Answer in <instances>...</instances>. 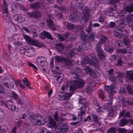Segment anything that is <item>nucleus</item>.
I'll return each mask as SVG.
<instances>
[{"instance_id":"28","label":"nucleus","mask_w":133,"mask_h":133,"mask_svg":"<svg viewBox=\"0 0 133 133\" xmlns=\"http://www.w3.org/2000/svg\"><path fill=\"white\" fill-rule=\"evenodd\" d=\"M123 42L124 46L127 48L129 47L130 41L129 39L126 37H124L123 38Z\"/></svg>"},{"instance_id":"44","label":"nucleus","mask_w":133,"mask_h":133,"mask_svg":"<svg viewBox=\"0 0 133 133\" xmlns=\"http://www.w3.org/2000/svg\"><path fill=\"white\" fill-rule=\"evenodd\" d=\"M58 8L59 10L61 11L64 13H66L68 12L67 9L64 6H60V7H58Z\"/></svg>"},{"instance_id":"38","label":"nucleus","mask_w":133,"mask_h":133,"mask_svg":"<svg viewBox=\"0 0 133 133\" xmlns=\"http://www.w3.org/2000/svg\"><path fill=\"white\" fill-rule=\"evenodd\" d=\"M92 23L91 22H90L89 23V25L88 27L86 29V31L89 33H90L92 31Z\"/></svg>"},{"instance_id":"19","label":"nucleus","mask_w":133,"mask_h":133,"mask_svg":"<svg viewBox=\"0 0 133 133\" xmlns=\"http://www.w3.org/2000/svg\"><path fill=\"white\" fill-rule=\"evenodd\" d=\"M102 45L101 44L97 43L96 44L95 48V50L97 52V54L103 52V51L101 48Z\"/></svg>"},{"instance_id":"56","label":"nucleus","mask_w":133,"mask_h":133,"mask_svg":"<svg viewBox=\"0 0 133 133\" xmlns=\"http://www.w3.org/2000/svg\"><path fill=\"white\" fill-rule=\"evenodd\" d=\"M126 20L129 23H131L133 21V16L132 15L128 16L126 17Z\"/></svg>"},{"instance_id":"1","label":"nucleus","mask_w":133,"mask_h":133,"mask_svg":"<svg viewBox=\"0 0 133 133\" xmlns=\"http://www.w3.org/2000/svg\"><path fill=\"white\" fill-rule=\"evenodd\" d=\"M104 89L105 90L108 91L109 93V99L108 103V105H104L101 108L102 109L108 110L109 107H111L112 103L113 96L115 92V91L114 90V87L113 85L106 86H105Z\"/></svg>"},{"instance_id":"33","label":"nucleus","mask_w":133,"mask_h":133,"mask_svg":"<svg viewBox=\"0 0 133 133\" xmlns=\"http://www.w3.org/2000/svg\"><path fill=\"white\" fill-rule=\"evenodd\" d=\"M95 32H92L88 38V43H91L95 38Z\"/></svg>"},{"instance_id":"9","label":"nucleus","mask_w":133,"mask_h":133,"mask_svg":"<svg viewBox=\"0 0 133 133\" xmlns=\"http://www.w3.org/2000/svg\"><path fill=\"white\" fill-rule=\"evenodd\" d=\"M76 27L74 26V24H72L70 22L67 23L66 24V27L69 30H72L74 28L77 29L76 31H81L82 28L81 26L79 25H76Z\"/></svg>"},{"instance_id":"29","label":"nucleus","mask_w":133,"mask_h":133,"mask_svg":"<svg viewBox=\"0 0 133 133\" xmlns=\"http://www.w3.org/2000/svg\"><path fill=\"white\" fill-rule=\"evenodd\" d=\"M3 85L5 87L8 88L9 89H11L13 87L14 84L12 81H10L9 83L5 82L3 83Z\"/></svg>"},{"instance_id":"37","label":"nucleus","mask_w":133,"mask_h":133,"mask_svg":"<svg viewBox=\"0 0 133 133\" xmlns=\"http://www.w3.org/2000/svg\"><path fill=\"white\" fill-rule=\"evenodd\" d=\"M76 49H72L68 53V57L69 58H71L74 56L75 55V52Z\"/></svg>"},{"instance_id":"23","label":"nucleus","mask_w":133,"mask_h":133,"mask_svg":"<svg viewBox=\"0 0 133 133\" xmlns=\"http://www.w3.org/2000/svg\"><path fill=\"white\" fill-rule=\"evenodd\" d=\"M30 6L32 8L37 9L40 6V3L38 2H35V3L30 4Z\"/></svg>"},{"instance_id":"61","label":"nucleus","mask_w":133,"mask_h":133,"mask_svg":"<svg viewBox=\"0 0 133 133\" xmlns=\"http://www.w3.org/2000/svg\"><path fill=\"white\" fill-rule=\"evenodd\" d=\"M35 45L39 48H41L45 46L44 45L43 43L39 42L37 40L36 41V43Z\"/></svg>"},{"instance_id":"48","label":"nucleus","mask_w":133,"mask_h":133,"mask_svg":"<svg viewBox=\"0 0 133 133\" xmlns=\"http://www.w3.org/2000/svg\"><path fill=\"white\" fill-rule=\"evenodd\" d=\"M82 43L87 44V43L88 42V37L85 35H83L82 37Z\"/></svg>"},{"instance_id":"4","label":"nucleus","mask_w":133,"mask_h":133,"mask_svg":"<svg viewBox=\"0 0 133 133\" xmlns=\"http://www.w3.org/2000/svg\"><path fill=\"white\" fill-rule=\"evenodd\" d=\"M46 59L43 56H39L37 57L36 62L39 68L44 67L47 65Z\"/></svg>"},{"instance_id":"8","label":"nucleus","mask_w":133,"mask_h":133,"mask_svg":"<svg viewBox=\"0 0 133 133\" xmlns=\"http://www.w3.org/2000/svg\"><path fill=\"white\" fill-rule=\"evenodd\" d=\"M48 120L49 122L47 124V125L49 128H52L57 127H56V123L52 117L51 116H49L48 118Z\"/></svg>"},{"instance_id":"14","label":"nucleus","mask_w":133,"mask_h":133,"mask_svg":"<svg viewBox=\"0 0 133 133\" xmlns=\"http://www.w3.org/2000/svg\"><path fill=\"white\" fill-rule=\"evenodd\" d=\"M73 94V93L68 92H65L64 95L61 96V95H59V99L60 100H64V101L68 100L71 97Z\"/></svg>"},{"instance_id":"20","label":"nucleus","mask_w":133,"mask_h":133,"mask_svg":"<svg viewBox=\"0 0 133 133\" xmlns=\"http://www.w3.org/2000/svg\"><path fill=\"white\" fill-rule=\"evenodd\" d=\"M73 61L68 59H65L64 61V65L66 67H69L72 66L73 65Z\"/></svg>"},{"instance_id":"16","label":"nucleus","mask_w":133,"mask_h":133,"mask_svg":"<svg viewBox=\"0 0 133 133\" xmlns=\"http://www.w3.org/2000/svg\"><path fill=\"white\" fill-rule=\"evenodd\" d=\"M3 5L2 13L3 14H6V15L5 16H6V17L8 15V5L5 0H3Z\"/></svg>"},{"instance_id":"47","label":"nucleus","mask_w":133,"mask_h":133,"mask_svg":"<svg viewBox=\"0 0 133 133\" xmlns=\"http://www.w3.org/2000/svg\"><path fill=\"white\" fill-rule=\"evenodd\" d=\"M22 81L24 84L26 86H29L31 84L30 82L26 78H24V79L22 80Z\"/></svg>"},{"instance_id":"55","label":"nucleus","mask_w":133,"mask_h":133,"mask_svg":"<svg viewBox=\"0 0 133 133\" xmlns=\"http://www.w3.org/2000/svg\"><path fill=\"white\" fill-rule=\"evenodd\" d=\"M17 103L18 104H20L22 105H23L25 104V101L22 99H19L18 100H17Z\"/></svg>"},{"instance_id":"64","label":"nucleus","mask_w":133,"mask_h":133,"mask_svg":"<svg viewBox=\"0 0 133 133\" xmlns=\"http://www.w3.org/2000/svg\"><path fill=\"white\" fill-rule=\"evenodd\" d=\"M27 50L24 47H21L20 49V53L21 54H24L26 52Z\"/></svg>"},{"instance_id":"10","label":"nucleus","mask_w":133,"mask_h":133,"mask_svg":"<svg viewBox=\"0 0 133 133\" xmlns=\"http://www.w3.org/2000/svg\"><path fill=\"white\" fill-rule=\"evenodd\" d=\"M23 35L24 38L25 39L29 44L35 45L37 40L30 38L29 36L26 35L24 34Z\"/></svg>"},{"instance_id":"42","label":"nucleus","mask_w":133,"mask_h":133,"mask_svg":"<svg viewBox=\"0 0 133 133\" xmlns=\"http://www.w3.org/2000/svg\"><path fill=\"white\" fill-rule=\"evenodd\" d=\"M87 100L85 98H80L79 100V103L83 105V106H87L86 103Z\"/></svg>"},{"instance_id":"45","label":"nucleus","mask_w":133,"mask_h":133,"mask_svg":"<svg viewBox=\"0 0 133 133\" xmlns=\"http://www.w3.org/2000/svg\"><path fill=\"white\" fill-rule=\"evenodd\" d=\"M16 18V21L20 23L23 22L25 20V18L21 16H17Z\"/></svg>"},{"instance_id":"52","label":"nucleus","mask_w":133,"mask_h":133,"mask_svg":"<svg viewBox=\"0 0 133 133\" xmlns=\"http://www.w3.org/2000/svg\"><path fill=\"white\" fill-rule=\"evenodd\" d=\"M89 16L88 15H84L82 17L81 20L83 21L84 22H87L88 21Z\"/></svg>"},{"instance_id":"30","label":"nucleus","mask_w":133,"mask_h":133,"mask_svg":"<svg viewBox=\"0 0 133 133\" xmlns=\"http://www.w3.org/2000/svg\"><path fill=\"white\" fill-rule=\"evenodd\" d=\"M55 61L58 62H62L64 61L65 58L62 56L57 55L55 57Z\"/></svg>"},{"instance_id":"40","label":"nucleus","mask_w":133,"mask_h":133,"mask_svg":"<svg viewBox=\"0 0 133 133\" xmlns=\"http://www.w3.org/2000/svg\"><path fill=\"white\" fill-rule=\"evenodd\" d=\"M99 74L98 72L94 71L93 70L90 74V76L94 78H96L98 76Z\"/></svg>"},{"instance_id":"2","label":"nucleus","mask_w":133,"mask_h":133,"mask_svg":"<svg viewBox=\"0 0 133 133\" xmlns=\"http://www.w3.org/2000/svg\"><path fill=\"white\" fill-rule=\"evenodd\" d=\"M28 120L34 126L43 125L46 123L44 118L40 115L31 116L29 117Z\"/></svg>"},{"instance_id":"59","label":"nucleus","mask_w":133,"mask_h":133,"mask_svg":"<svg viewBox=\"0 0 133 133\" xmlns=\"http://www.w3.org/2000/svg\"><path fill=\"white\" fill-rule=\"evenodd\" d=\"M116 131L115 128L114 127H111L107 131V133H116Z\"/></svg>"},{"instance_id":"46","label":"nucleus","mask_w":133,"mask_h":133,"mask_svg":"<svg viewBox=\"0 0 133 133\" xmlns=\"http://www.w3.org/2000/svg\"><path fill=\"white\" fill-rule=\"evenodd\" d=\"M87 44L83 43V44L79 45L78 47L80 50H86L87 49L86 46Z\"/></svg>"},{"instance_id":"15","label":"nucleus","mask_w":133,"mask_h":133,"mask_svg":"<svg viewBox=\"0 0 133 133\" xmlns=\"http://www.w3.org/2000/svg\"><path fill=\"white\" fill-rule=\"evenodd\" d=\"M92 116L93 121L95 122L96 124H97L99 126L101 124V123L99 120L98 115L95 113H92Z\"/></svg>"},{"instance_id":"12","label":"nucleus","mask_w":133,"mask_h":133,"mask_svg":"<svg viewBox=\"0 0 133 133\" xmlns=\"http://www.w3.org/2000/svg\"><path fill=\"white\" fill-rule=\"evenodd\" d=\"M76 81H75L74 83L76 88H82L84 84V82L83 80L77 79Z\"/></svg>"},{"instance_id":"57","label":"nucleus","mask_w":133,"mask_h":133,"mask_svg":"<svg viewBox=\"0 0 133 133\" xmlns=\"http://www.w3.org/2000/svg\"><path fill=\"white\" fill-rule=\"evenodd\" d=\"M115 45L116 46L118 47H121L123 45V43L121 41H118L116 42Z\"/></svg>"},{"instance_id":"39","label":"nucleus","mask_w":133,"mask_h":133,"mask_svg":"<svg viewBox=\"0 0 133 133\" xmlns=\"http://www.w3.org/2000/svg\"><path fill=\"white\" fill-rule=\"evenodd\" d=\"M48 25L51 29L52 27L54 25V23L52 20L49 19L46 20Z\"/></svg>"},{"instance_id":"18","label":"nucleus","mask_w":133,"mask_h":133,"mask_svg":"<svg viewBox=\"0 0 133 133\" xmlns=\"http://www.w3.org/2000/svg\"><path fill=\"white\" fill-rule=\"evenodd\" d=\"M71 15L69 17L70 20L74 23L76 22L77 20V18L76 17V12L74 11L73 12L71 10Z\"/></svg>"},{"instance_id":"25","label":"nucleus","mask_w":133,"mask_h":133,"mask_svg":"<svg viewBox=\"0 0 133 133\" xmlns=\"http://www.w3.org/2000/svg\"><path fill=\"white\" fill-rule=\"evenodd\" d=\"M126 78L128 80H133V71H127L126 74Z\"/></svg>"},{"instance_id":"50","label":"nucleus","mask_w":133,"mask_h":133,"mask_svg":"<svg viewBox=\"0 0 133 133\" xmlns=\"http://www.w3.org/2000/svg\"><path fill=\"white\" fill-rule=\"evenodd\" d=\"M10 96L11 97L14 98L16 101L18 99V95L15 92H13L11 93Z\"/></svg>"},{"instance_id":"43","label":"nucleus","mask_w":133,"mask_h":133,"mask_svg":"<svg viewBox=\"0 0 133 133\" xmlns=\"http://www.w3.org/2000/svg\"><path fill=\"white\" fill-rule=\"evenodd\" d=\"M58 8L59 10L61 11L64 13H66L68 12L67 9L64 6H60V7H58Z\"/></svg>"},{"instance_id":"54","label":"nucleus","mask_w":133,"mask_h":133,"mask_svg":"<svg viewBox=\"0 0 133 133\" xmlns=\"http://www.w3.org/2000/svg\"><path fill=\"white\" fill-rule=\"evenodd\" d=\"M82 121H81L80 119H78L77 118V122H71V125H79L82 123Z\"/></svg>"},{"instance_id":"58","label":"nucleus","mask_w":133,"mask_h":133,"mask_svg":"<svg viewBox=\"0 0 133 133\" xmlns=\"http://www.w3.org/2000/svg\"><path fill=\"white\" fill-rule=\"evenodd\" d=\"M90 10L88 8H85L84 10V15H88L89 16V14L90 12Z\"/></svg>"},{"instance_id":"21","label":"nucleus","mask_w":133,"mask_h":133,"mask_svg":"<svg viewBox=\"0 0 133 133\" xmlns=\"http://www.w3.org/2000/svg\"><path fill=\"white\" fill-rule=\"evenodd\" d=\"M55 46L59 52H62L63 51L64 48V45L61 43H56L55 44Z\"/></svg>"},{"instance_id":"60","label":"nucleus","mask_w":133,"mask_h":133,"mask_svg":"<svg viewBox=\"0 0 133 133\" xmlns=\"http://www.w3.org/2000/svg\"><path fill=\"white\" fill-rule=\"evenodd\" d=\"M41 13L39 11L34 12V18H37L41 16Z\"/></svg>"},{"instance_id":"6","label":"nucleus","mask_w":133,"mask_h":133,"mask_svg":"<svg viewBox=\"0 0 133 133\" xmlns=\"http://www.w3.org/2000/svg\"><path fill=\"white\" fill-rule=\"evenodd\" d=\"M81 71L80 68L77 67L75 70H72L69 72V74L72 75L74 78L76 79L79 78V74Z\"/></svg>"},{"instance_id":"53","label":"nucleus","mask_w":133,"mask_h":133,"mask_svg":"<svg viewBox=\"0 0 133 133\" xmlns=\"http://www.w3.org/2000/svg\"><path fill=\"white\" fill-rule=\"evenodd\" d=\"M11 110L12 111L17 112L18 111V108L16 107L14 104H12L11 106Z\"/></svg>"},{"instance_id":"32","label":"nucleus","mask_w":133,"mask_h":133,"mask_svg":"<svg viewBox=\"0 0 133 133\" xmlns=\"http://www.w3.org/2000/svg\"><path fill=\"white\" fill-rule=\"evenodd\" d=\"M125 10L130 13L133 12V4L130 6H127L124 8Z\"/></svg>"},{"instance_id":"34","label":"nucleus","mask_w":133,"mask_h":133,"mask_svg":"<svg viewBox=\"0 0 133 133\" xmlns=\"http://www.w3.org/2000/svg\"><path fill=\"white\" fill-rule=\"evenodd\" d=\"M117 74L119 81L121 82H123V78H124V74L120 72H117Z\"/></svg>"},{"instance_id":"22","label":"nucleus","mask_w":133,"mask_h":133,"mask_svg":"<svg viewBox=\"0 0 133 133\" xmlns=\"http://www.w3.org/2000/svg\"><path fill=\"white\" fill-rule=\"evenodd\" d=\"M12 104V102L10 101L5 102H1L0 103V104L1 105L5 107L8 108H9Z\"/></svg>"},{"instance_id":"63","label":"nucleus","mask_w":133,"mask_h":133,"mask_svg":"<svg viewBox=\"0 0 133 133\" xmlns=\"http://www.w3.org/2000/svg\"><path fill=\"white\" fill-rule=\"evenodd\" d=\"M127 89L128 93L131 94H133V91L130 85H128L127 86Z\"/></svg>"},{"instance_id":"11","label":"nucleus","mask_w":133,"mask_h":133,"mask_svg":"<svg viewBox=\"0 0 133 133\" xmlns=\"http://www.w3.org/2000/svg\"><path fill=\"white\" fill-rule=\"evenodd\" d=\"M39 37L42 39H45L46 38L48 39L53 40L51 34L49 32L45 31H43L39 35Z\"/></svg>"},{"instance_id":"7","label":"nucleus","mask_w":133,"mask_h":133,"mask_svg":"<svg viewBox=\"0 0 133 133\" xmlns=\"http://www.w3.org/2000/svg\"><path fill=\"white\" fill-rule=\"evenodd\" d=\"M89 56L91 57V59H89V57L85 58L84 59V60L85 61L84 63H89L91 65L95 66V63L94 60H96V58L95 57V56L93 54L92 55V57H91V55H90Z\"/></svg>"},{"instance_id":"3","label":"nucleus","mask_w":133,"mask_h":133,"mask_svg":"<svg viewBox=\"0 0 133 133\" xmlns=\"http://www.w3.org/2000/svg\"><path fill=\"white\" fill-rule=\"evenodd\" d=\"M69 129V127L66 123H61L59 124L58 126L55 128L54 129L57 132L64 133L67 132Z\"/></svg>"},{"instance_id":"41","label":"nucleus","mask_w":133,"mask_h":133,"mask_svg":"<svg viewBox=\"0 0 133 133\" xmlns=\"http://www.w3.org/2000/svg\"><path fill=\"white\" fill-rule=\"evenodd\" d=\"M98 92L99 97L102 100H103L105 97L104 92L102 91V90L101 89L99 90Z\"/></svg>"},{"instance_id":"13","label":"nucleus","mask_w":133,"mask_h":133,"mask_svg":"<svg viewBox=\"0 0 133 133\" xmlns=\"http://www.w3.org/2000/svg\"><path fill=\"white\" fill-rule=\"evenodd\" d=\"M87 107V106L85 105L82 106L80 108L79 110L81 112L78 114V119L83 121L82 116L85 114L86 111V108Z\"/></svg>"},{"instance_id":"35","label":"nucleus","mask_w":133,"mask_h":133,"mask_svg":"<svg viewBox=\"0 0 133 133\" xmlns=\"http://www.w3.org/2000/svg\"><path fill=\"white\" fill-rule=\"evenodd\" d=\"M128 122V120L122 119L120 120L119 124L120 126H123L126 124Z\"/></svg>"},{"instance_id":"51","label":"nucleus","mask_w":133,"mask_h":133,"mask_svg":"<svg viewBox=\"0 0 133 133\" xmlns=\"http://www.w3.org/2000/svg\"><path fill=\"white\" fill-rule=\"evenodd\" d=\"M10 96L11 97L14 98L16 101L18 99V95L15 92H13L11 93Z\"/></svg>"},{"instance_id":"62","label":"nucleus","mask_w":133,"mask_h":133,"mask_svg":"<svg viewBox=\"0 0 133 133\" xmlns=\"http://www.w3.org/2000/svg\"><path fill=\"white\" fill-rule=\"evenodd\" d=\"M128 49V48H127L126 47H125V48L119 49V50L118 51L119 53L125 54L127 52Z\"/></svg>"},{"instance_id":"26","label":"nucleus","mask_w":133,"mask_h":133,"mask_svg":"<svg viewBox=\"0 0 133 133\" xmlns=\"http://www.w3.org/2000/svg\"><path fill=\"white\" fill-rule=\"evenodd\" d=\"M120 101L121 102H122V104L123 105H126V104H128V105H130L131 104V102L128 99L122 97H121Z\"/></svg>"},{"instance_id":"49","label":"nucleus","mask_w":133,"mask_h":133,"mask_svg":"<svg viewBox=\"0 0 133 133\" xmlns=\"http://www.w3.org/2000/svg\"><path fill=\"white\" fill-rule=\"evenodd\" d=\"M5 93V90L3 87L0 84V95H4Z\"/></svg>"},{"instance_id":"17","label":"nucleus","mask_w":133,"mask_h":133,"mask_svg":"<svg viewBox=\"0 0 133 133\" xmlns=\"http://www.w3.org/2000/svg\"><path fill=\"white\" fill-rule=\"evenodd\" d=\"M114 71V70L113 69H111L108 70L107 71V74L109 75V79L111 81L114 82L115 81V78L113 74Z\"/></svg>"},{"instance_id":"5","label":"nucleus","mask_w":133,"mask_h":133,"mask_svg":"<svg viewBox=\"0 0 133 133\" xmlns=\"http://www.w3.org/2000/svg\"><path fill=\"white\" fill-rule=\"evenodd\" d=\"M58 69L59 68L57 66H56L55 68L54 71H53V76L56 77V81H58L60 79L61 81L63 78V75L60 72L58 71Z\"/></svg>"},{"instance_id":"27","label":"nucleus","mask_w":133,"mask_h":133,"mask_svg":"<svg viewBox=\"0 0 133 133\" xmlns=\"http://www.w3.org/2000/svg\"><path fill=\"white\" fill-rule=\"evenodd\" d=\"M26 52H27V55L29 57H31L35 55V51L32 48L28 49Z\"/></svg>"},{"instance_id":"31","label":"nucleus","mask_w":133,"mask_h":133,"mask_svg":"<svg viewBox=\"0 0 133 133\" xmlns=\"http://www.w3.org/2000/svg\"><path fill=\"white\" fill-rule=\"evenodd\" d=\"M107 38L105 36H102L100 37L99 41L98 42V43L101 44L102 45V44H104L105 41L107 40Z\"/></svg>"},{"instance_id":"36","label":"nucleus","mask_w":133,"mask_h":133,"mask_svg":"<svg viewBox=\"0 0 133 133\" xmlns=\"http://www.w3.org/2000/svg\"><path fill=\"white\" fill-rule=\"evenodd\" d=\"M114 35L116 37L118 38H122L124 37V35L123 34H120L117 31H115L113 32Z\"/></svg>"},{"instance_id":"24","label":"nucleus","mask_w":133,"mask_h":133,"mask_svg":"<svg viewBox=\"0 0 133 133\" xmlns=\"http://www.w3.org/2000/svg\"><path fill=\"white\" fill-rule=\"evenodd\" d=\"M99 59L101 61H104L107 56L106 54L103 52H102L97 54Z\"/></svg>"}]
</instances>
